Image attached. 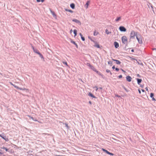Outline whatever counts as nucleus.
<instances>
[{
  "mask_svg": "<svg viewBox=\"0 0 156 156\" xmlns=\"http://www.w3.org/2000/svg\"><path fill=\"white\" fill-rule=\"evenodd\" d=\"M9 83L12 85L15 88L17 89H19L20 90H26L27 91H29V89H26L25 88H21L19 87L18 86L15 85L13 84L12 82H9Z\"/></svg>",
  "mask_w": 156,
  "mask_h": 156,
  "instance_id": "f257e3e1",
  "label": "nucleus"
},
{
  "mask_svg": "<svg viewBox=\"0 0 156 156\" xmlns=\"http://www.w3.org/2000/svg\"><path fill=\"white\" fill-rule=\"evenodd\" d=\"M32 49L34 51L39 55V56L41 58H44L43 55L39 52L38 50L37 49H35L34 47H32Z\"/></svg>",
  "mask_w": 156,
  "mask_h": 156,
  "instance_id": "f03ea898",
  "label": "nucleus"
},
{
  "mask_svg": "<svg viewBox=\"0 0 156 156\" xmlns=\"http://www.w3.org/2000/svg\"><path fill=\"white\" fill-rule=\"evenodd\" d=\"M91 69L93 70L94 72H96L98 75L101 76L102 78H104V76L100 72L97 71L93 66H91Z\"/></svg>",
  "mask_w": 156,
  "mask_h": 156,
  "instance_id": "7ed1b4c3",
  "label": "nucleus"
},
{
  "mask_svg": "<svg viewBox=\"0 0 156 156\" xmlns=\"http://www.w3.org/2000/svg\"><path fill=\"white\" fill-rule=\"evenodd\" d=\"M122 40L123 44H127L128 43L127 39L126 36H124L122 37Z\"/></svg>",
  "mask_w": 156,
  "mask_h": 156,
  "instance_id": "20e7f679",
  "label": "nucleus"
},
{
  "mask_svg": "<svg viewBox=\"0 0 156 156\" xmlns=\"http://www.w3.org/2000/svg\"><path fill=\"white\" fill-rule=\"evenodd\" d=\"M137 32L136 33L133 30H132V31H131L130 34V38H134L135 36H136V35H137Z\"/></svg>",
  "mask_w": 156,
  "mask_h": 156,
  "instance_id": "39448f33",
  "label": "nucleus"
},
{
  "mask_svg": "<svg viewBox=\"0 0 156 156\" xmlns=\"http://www.w3.org/2000/svg\"><path fill=\"white\" fill-rule=\"evenodd\" d=\"M119 30L121 32H126V29L123 26H120L119 27Z\"/></svg>",
  "mask_w": 156,
  "mask_h": 156,
  "instance_id": "423d86ee",
  "label": "nucleus"
},
{
  "mask_svg": "<svg viewBox=\"0 0 156 156\" xmlns=\"http://www.w3.org/2000/svg\"><path fill=\"white\" fill-rule=\"evenodd\" d=\"M102 150L104 152L106 153L107 154L109 155H110L113 156L114 155V154H113L110 152H109L107 150L104 148H102Z\"/></svg>",
  "mask_w": 156,
  "mask_h": 156,
  "instance_id": "0eeeda50",
  "label": "nucleus"
},
{
  "mask_svg": "<svg viewBox=\"0 0 156 156\" xmlns=\"http://www.w3.org/2000/svg\"><path fill=\"white\" fill-rule=\"evenodd\" d=\"M136 37L138 41V43L140 44H142L143 42L142 41L141 39L140 38L138 37V35H136Z\"/></svg>",
  "mask_w": 156,
  "mask_h": 156,
  "instance_id": "6e6552de",
  "label": "nucleus"
},
{
  "mask_svg": "<svg viewBox=\"0 0 156 156\" xmlns=\"http://www.w3.org/2000/svg\"><path fill=\"white\" fill-rule=\"evenodd\" d=\"M72 21L73 22H75V23H78L79 25H80L81 24V22H80V21L79 20H77L76 19H73L72 20Z\"/></svg>",
  "mask_w": 156,
  "mask_h": 156,
  "instance_id": "1a4fd4ad",
  "label": "nucleus"
},
{
  "mask_svg": "<svg viewBox=\"0 0 156 156\" xmlns=\"http://www.w3.org/2000/svg\"><path fill=\"white\" fill-rule=\"evenodd\" d=\"M70 39V40L71 42L74 44L75 45L76 47L78 48V46L77 44L74 41H73L71 39Z\"/></svg>",
  "mask_w": 156,
  "mask_h": 156,
  "instance_id": "9d476101",
  "label": "nucleus"
},
{
  "mask_svg": "<svg viewBox=\"0 0 156 156\" xmlns=\"http://www.w3.org/2000/svg\"><path fill=\"white\" fill-rule=\"evenodd\" d=\"M126 80L129 82H130L131 81L132 78L129 76H128L126 77Z\"/></svg>",
  "mask_w": 156,
  "mask_h": 156,
  "instance_id": "9b49d317",
  "label": "nucleus"
},
{
  "mask_svg": "<svg viewBox=\"0 0 156 156\" xmlns=\"http://www.w3.org/2000/svg\"><path fill=\"white\" fill-rule=\"evenodd\" d=\"M154 94L153 93H151L150 94V97L152 98V100L153 101H155V99L154 97Z\"/></svg>",
  "mask_w": 156,
  "mask_h": 156,
  "instance_id": "f8f14e48",
  "label": "nucleus"
},
{
  "mask_svg": "<svg viewBox=\"0 0 156 156\" xmlns=\"http://www.w3.org/2000/svg\"><path fill=\"white\" fill-rule=\"evenodd\" d=\"M114 44L115 48H117L119 46V43L116 41L114 42Z\"/></svg>",
  "mask_w": 156,
  "mask_h": 156,
  "instance_id": "ddd939ff",
  "label": "nucleus"
},
{
  "mask_svg": "<svg viewBox=\"0 0 156 156\" xmlns=\"http://www.w3.org/2000/svg\"><path fill=\"white\" fill-rule=\"evenodd\" d=\"M112 60L113 61L115 62L116 64L117 65L120 64L121 63V62L118 60L113 59H112Z\"/></svg>",
  "mask_w": 156,
  "mask_h": 156,
  "instance_id": "4468645a",
  "label": "nucleus"
},
{
  "mask_svg": "<svg viewBox=\"0 0 156 156\" xmlns=\"http://www.w3.org/2000/svg\"><path fill=\"white\" fill-rule=\"evenodd\" d=\"M88 95L89 96H90L93 98H96V97L94 95L91 93H89L88 94Z\"/></svg>",
  "mask_w": 156,
  "mask_h": 156,
  "instance_id": "2eb2a0df",
  "label": "nucleus"
},
{
  "mask_svg": "<svg viewBox=\"0 0 156 156\" xmlns=\"http://www.w3.org/2000/svg\"><path fill=\"white\" fill-rule=\"evenodd\" d=\"M136 80H137L138 84L139 85H140V83L142 81V79H140L137 78L136 79Z\"/></svg>",
  "mask_w": 156,
  "mask_h": 156,
  "instance_id": "dca6fc26",
  "label": "nucleus"
},
{
  "mask_svg": "<svg viewBox=\"0 0 156 156\" xmlns=\"http://www.w3.org/2000/svg\"><path fill=\"white\" fill-rule=\"evenodd\" d=\"M0 136L2 138L4 139V140H5L6 141H8V140H9L7 138H6L5 136V137H4V136H2V135L0 134Z\"/></svg>",
  "mask_w": 156,
  "mask_h": 156,
  "instance_id": "f3484780",
  "label": "nucleus"
},
{
  "mask_svg": "<svg viewBox=\"0 0 156 156\" xmlns=\"http://www.w3.org/2000/svg\"><path fill=\"white\" fill-rule=\"evenodd\" d=\"M70 7L72 9H74L75 7V4L73 3L71 4L70 5Z\"/></svg>",
  "mask_w": 156,
  "mask_h": 156,
  "instance_id": "a211bd4d",
  "label": "nucleus"
},
{
  "mask_svg": "<svg viewBox=\"0 0 156 156\" xmlns=\"http://www.w3.org/2000/svg\"><path fill=\"white\" fill-rule=\"evenodd\" d=\"M89 1H88L86 3L85 5V7L86 9H87L88 7V6L89 5Z\"/></svg>",
  "mask_w": 156,
  "mask_h": 156,
  "instance_id": "6ab92c4d",
  "label": "nucleus"
},
{
  "mask_svg": "<svg viewBox=\"0 0 156 156\" xmlns=\"http://www.w3.org/2000/svg\"><path fill=\"white\" fill-rule=\"evenodd\" d=\"M73 33L74 34V37L76 36L77 35V31L76 30H73Z\"/></svg>",
  "mask_w": 156,
  "mask_h": 156,
  "instance_id": "aec40b11",
  "label": "nucleus"
},
{
  "mask_svg": "<svg viewBox=\"0 0 156 156\" xmlns=\"http://www.w3.org/2000/svg\"><path fill=\"white\" fill-rule=\"evenodd\" d=\"M137 62L138 63V64L139 65H142V66H143V64L142 63V62H141V61L140 60H139V61H137Z\"/></svg>",
  "mask_w": 156,
  "mask_h": 156,
  "instance_id": "412c9836",
  "label": "nucleus"
},
{
  "mask_svg": "<svg viewBox=\"0 0 156 156\" xmlns=\"http://www.w3.org/2000/svg\"><path fill=\"white\" fill-rule=\"evenodd\" d=\"M105 33L107 34H111V32H109L108 30V29H106L105 30Z\"/></svg>",
  "mask_w": 156,
  "mask_h": 156,
  "instance_id": "4be33fe9",
  "label": "nucleus"
},
{
  "mask_svg": "<svg viewBox=\"0 0 156 156\" xmlns=\"http://www.w3.org/2000/svg\"><path fill=\"white\" fill-rule=\"evenodd\" d=\"M121 18L120 17H117V19H116L115 20V21L118 22L121 19Z\"/></svg>",
  "mask_w": 156,
  "mask_h": 156,
  "instance_id": "5701e85b",
  "label": "nucleus"
},
{
  "mask_svg": "<svg viewBox=\"0 0 156 156\" xmlns=\"http://www.w3.org/2000/svg\"><path fill=\"white\" fill-rule=\"evenodd\" d=\"M98 32H96V31H95L94 33V36H97L98 34Z\"/></svg>",
  "mask_w": 156,
  "mask_h": 156,
  "instance_id": "b1692460",
  "label": "nucleus"
},
{
  "mask_svg": "<svg viewBox=\"0 0 156 156\" xmlns=\"http://www.w3.org/2000/svg\"><path fill=\"white\" fill-rule=\"evenodd\" d=\"M122 87L126 92L128 91V90L126 88L124 85L122 86Z\"/></svg>",
  "mask_w": 156,
  "mask_h": 156,
  "instance_id": "393cba45",
  "label": "nucleus"
},
{
  "mask_svg": "<svg viewBox=\"0 0 156 156\" xmlns=\"http://www.w3.org/2000/svg\"><path fill=\"white\" fill-rule=\"evenodd\" d=\"M1 148L3 149H5V150L6 151H8V149H7V148H6V147H1Z\"/></svg>",
  "mask_w": 156,
  "mask_h": 156,
  "instance_id": "a878e982",
  "label": "nucleus"
},
{
  "mask_svg": "<svg viewBox=\"0 0 156 156\" xmlns=\"http://www.w3.org/2000/svg\"><path fill=\"white\" fill-rule=\"evenodd\" d=\"M95 47L98 48H100V46L98 44H95Z\"/></svg>",
  "mask_w": 156,
  "mask_h": 156,
  "instance_id": "bb28decb",
  "label": "nucleus"
},
{
  "mask_svg": "<svg viewBox=\"0 0 156 156\" xmlns=\"http://www.w3.org/2000/svg\"><path fill=\"white\" fill-rule=\"evenodd\" d=\"M108 64H110L111 66H112V62L111 61H109L108 62Z\"/></svg>",
  "mask_w": 156,
  "mask_h": 156,
  "instance_id": "cd10ccee",
  "label": "nucleus"
},
{
  "mask_svg": "<svg viewBox=\"0 0 156 156\" xmlns=\"http://www.w3.org/2000/svg\"><path fill=\"white\" fill-rule=\"evenodd\" d=\"M81 37V39L83 41H84L85 40V38L84 37L82 36Z\"/></svg>",
  "mask_w": 156,
  "mask_h": 156,
  "instance_id": "c85d7f7f",
  "label": "nucleus"
},
{
  "mask_svg": "<svg viewBox=\"0 0 156 156\" xmlns=\"http://www.w3.org/2000/svg\"><path fill=\"white\" fill-rule=\"evenodd\" d=\"M94 88H96V90L97 91L98 90V88L97 86H95L94 87Z\"/></svg>",
  "mask_w": 156,
  "mask_h": 156,
  "instance_id": "c756f323",
  "label": "nucleus"
},
{
  "mask_svg": "<svg viewBox=\"0 0 156 156\" xmlns=\"http://www.w3.org/2000/svg\"><path fill=\"white\" fill-rule=\"evenodd\" d=\"M28 116L29 117L30 119H32V120H34V118L32 117H31L29 115H28Z\"/></svg>",
  "mask_w": 156,
  "mask_h": 156,
  "instance_id": "7c9ffc66",
  "label": "nucleus"
},
{
  "mask_svg": "<svg viewBox=\"0 0 156 156\" xmlns=\"http://www.w3.org/2000/svg\"><path fill=\"white\" fill-rule=\"evenodd\" d=\"M110 71L109 70H108V69H107L106 70V72L108 73L110 72Z\"/></svg>",
  "mask_w": 156,
  "mask_h": 156,
  "instance_id": "2f4dec72",
  "label": "nucleus"
},
{
  "mask_svg": "<svg viewBox=\"0 0 156 156\" xmlns=\"http://www.w3.org/2000/svg\"><path fill=\"white\" fill-rule=\"evenodd\" d=\"M115 70L116 71H118L119 70V69L117 68H115Z\"/></svg>",
  "mask_w": 156,
  "mask_h": 156,
  "instance_id": "473e14b6",
  "label": "nucleus"
},
{
  "mask_svg": "<svg viewBox=\"0 0 156 156\" xmlns=\"http://www.w3.org/2000/svg\"><path fill=\"white\" fill-rule=\"evenodd\" d=\"M115 96L116 97H118V98H120V96H119V95H118V94H116L115 95Z\"/></svg>",
  "mask_w": 156,
  "mask_h": 156,
  "instance_id": "72a5a7b5",
  "label": "nucleus"
},
{
  "mask_svg": "<svg viewBox=\"0 0 156 156\" xmlns=\"http://www.w3.org/2000/svg\"><path fill=\"white\" fill-rule=\"evenodd\" d=\"M118 77H119V78H122V75H119V76Z\"/></svg>",
  "mask_w": 156,
  "mask_h": 156,
  "instance_id": "f704fd0d",
  "label": "nucleus"
},
{
  "mask_svg": "<svg viewBox=\"0 0 156 156\" xmlns=\"http://www.w3.org/2000/svg\"><path fill=\"white\" fill-rule=\"evenodd\" d=\"M87 64H88V66H89L91 68H92L91 67V66H91L90 64L89 63H87Z\"/></svg>",
  "mask_w": 156,
  "mask_h": 156,
  "instance_id": "c9c22d12",
  "label": "nucleus"
},
{
  "mask_svg": "<svg viewBox=\"0 0 156 156\" xmlns=\"http://www.w3.org/2000/svg\"><path fill=\"white\" fill-rule=\"evenodd\" d=\"M73 11L71 10H69V12H70L71 13H72L73 12Z\"/></svg>",
  "mask_w": 156,
  "mask_h": 156,
  "instance_id": "e433bc0d",
  "label": "nucleus"
},
{
  "mask_svg": "<svg viewBox=\"0 0 156 156\" xmlns=\"http://www.w3.org/2000/svg\"><path fill=\"white\" fill-rule=\"evenodd\" d=\"M137 76L139 77H141V76L138 74H137Z\"/></svg>",
  "mask_w": 156,
  "mask_h": 156,
  "instance_id": "4c0bfd02",
  "label": "nucleus"
},
{
  "mask_svg": "<svg viewBox=\"0 0 156 156\" xmlns=\"http://www.w3.org/2000/svg\"><path fill=\"white\" fill-rule=\"evenodd\" d=\"M63 63L64 64H65L66 65V66H67V62H63Z\"/></svg>",
  "mask_w": 156,
  "mask_h": 156,
  "instance_id": "58836bf2",
  "label": "nucleus"
},
{
  "mask_svg": "<svg viewBox=\"0 0 156 156\" xmlns=\"http://www.w3.org/2000/svg\"><path fill=\"white\" fill-rule=\"evenodd\" d=\"M79 35L81 37L83 36L82 34L81 33H80Z\"/></svg>",
  "mask_w": 156,
  "mask_h": 156,
  "instance_id": "ea45409f",
  "label": "nucleus"
},
{
  "mask_svg": "<svg viewBox=\"0 0 156 156\" xmlns=\"http://www.w3.org/2000/svg\"><path fill=\"white\" fill-rule=\"evenodd\" d=\"M115 66H112V69H115Z\"/></svg>",
  "mask_w": 156,
  "mask_h": 156,
  "instance_id": "a19ab883",
  "label": "nucleus"
},
{
  "mask_svg": "<svg viewBox=\"0 0 156 156\" xmlns=\"http://www.w3.org/2000/svg\"><path fill=\"white\" fill-rule=\"evenodd\" d=\"M152 50H155V52H156V48H153L152 49Z\"/></svg>",
  "mask_w": 156,
  "mask_h": 156,
  "instance_id": "79ce46f5",
  "label": "nucleus"
},
{
  "mask_svg": "<svg viewBox=\"0 0 156 156\" xmlns=\"http://www.w3.org/2000/svg\"><path fill=\"white\" fill-rule=\"evenodd\" d=\"M73 32V30L72 29L70 31V33H71Z\"/></svg>",
  "mask_w": 156,
  "mask_h": 156,
  "instance_id": "37998d69",
  "label": "nucleus"
},
{
  "mask_svg": "<svg viewBox=\"0 0 156 156\" xmlns=\"http://www.w3.org/2000/svg\"><path fill=\"white\" fill-rule=\"evenodd\" d=\"M140 87H142V88H143L144 87V85H140Z\"/></svg>",
  "mask_w": 156,
  "mask_h": 156,
  "instance_id": "c03bdc74",
  "label": "nucleus"
},
{
  "mask_svg": "<svg viewBox=\"0 0 156 156\" xmlns=\"http://www.w3.org/2000/svg\"><path fill=\"white\" fill-rule=\"evenodd\" d=\"M138 91L140 94H141V91L140 89H138Z\"/></svg>",
  "mask_w": 156,
  "mask_h": 156,
  "instance_id": "a18cd8bd",
  "label": "nucleus"
},
{
  "mask_svg": "<svg viewBox=\"0 0 156 156\" xmlns=\"http://www.w3.org/2000/svg\"><path fill=\"white\" fill-rule=\"evenodd\" d=\"M41 1L40 0H37V2H39Z\"/></svg>",
  "mask_w": 156,
  "mask_h": 156,
  "instance_id": "49530a36",
  "label": "nucleus"
},
{
  "mask_svg": "<svg viewBox=\"0 0 156 156\" xmlns=\"http://www.w3.org/2000/svg\"><path fill=\"white\" fill-rule=\"evenodd\" d=\"M89 103L90 104H92L91 102L90 101H89Z\"/></svg>",
  "mask_w": 156,
  "mask_h": 156,
  "instance_id": "de8ad7c7",
  "label": "nucleus"
},
{
  "mask_svg": "<svg viewBox=\"0 0 156 156\" xmlns=\"http://www.w3.org/2000/svg\"><path fill=\"white\" fill-rule=\"evenodd\" d=\"M88 37L89 38V39H90L92 41V40H91V38H90V37H89V36H88Z\"/></svg>",
  "mask_w": 156,
  "mask_h": 156,
  "instance_id": "09e8293b",
  "label": "nucleus"
},
{
  "mask_svg": "<svg viewBox=\"0 0 156 156\" xmlns=\"http://www.w3.org/2000/svg\"><path fill=\"white\" fill-rule=\"evenodd\" d=\"M121 70H122V71H123V72H125V71L123 69H121Z\"/></svg>",
  "mask_w": 156,
  "mask_h": 156,
  "instance_id": "8fccbe9b",
  "label": "nucleus"
},
{
  "mask_svg": "<svg viewBox=\"0 0 156 156\" xmlns=\"http://www.w3.org/2000/svg\"><path fill=\"white\" fill-rule=\"evenodd\" d=\"M142 91L143 92H145V90H144V89H142Z\"/></svg>",
  "mask_w": 156,
  "mask_h": 156,
  "instance_id": "3c124183",
  "label": "nucleus"
},
{
  "mask_svg": "<svg viewBox=\"0 0 156 156\" xmlns=\"http://www.w3.org/2000/svg\"><path fill=\"white\" fill-rule=\"evenodd\" d=\"M131 51L132 52H133L134 51V50L133 49H132V50H131Z\"/></svg>",
  "mask_w": 156,
  "mask_h": 156,
  "instance_id": "603ef678",
  "label": "nucleus"
},
{
  "mask_svg": "<svg viewBox=\"0 0 156 156\" xmlns=\"http://www.w3.org/2000/svg\"><path fill=\"white\" fill-rule=\"evenodd\" d=\"M145 89L147 91L148 90V88L147 87L145 88Z\"/></svg>",
  "mask_w": 156,
  "mask_h": 156,
  "instance_id": "864d4df0",
  "label": "nucleus"
},
{
  "mask_svg": "<svg viewBox=\"0 0 156 156\" xmlns=\"http://www.w3.org/2000/svg\"><path fill=\"white\" fill-rule=\"evenodd\" d=\"M110 73V74L111 75H112V73L110 71V72H109Z\"/></svg>",
  "mask_w": 156,
  "mask_h": 156,
  "instance_id": "5fc2aeb1",
  "label": "nucleus"
},
{
  "mask_svg": "<svg viewBox=\"0 0 156 156\" xmlns=\"http://www.w3.org/2000/svg\"><path fill=\"white\" fill-rule=\"evenodd\" d=\"M44 1V0H41V1L42 2H43Z\"/></svg>",
  "mask_w": 156,
  "mask_h": 156,
  "instance_id": "6e6d98bb",
  "label": "nucleus"
},
{
  "mask_svg": "<svg viewBox=\"0 0 156 156\" xmlns=\"http://www.w3.org/2000/svg\"><path fill=\"white\" fill-rule=\"evenodd\" d=\"M52 14L54 15H55V14L54 12H52Z\"/></svg>",
  "mask_w": 156,
  "mask_h": 156,
  "instance_id": "4d7b16f0",
  "label": "nucleus"
},
{
  "mask_svg": "<svg viewBox=\"0 0 156 156\" xmlns=\"http://www.w3.org/2000/svg\"><path fill=\"white\" fill-rule=\"evenodd\" d=\"M80 80L82 82H83V81L81 79H80Z\"/></svg>",
  "mask_w": 156,
  "mask_h": 156,
  "instance_id": "13d9d810",
  "label": "nucleus"
},
{
  "mask_svg": "<svg viewBox=\"0 0 156 156\" xmlns=\"http://www.w3.org/2000/svg\"><path fill=\"white\" fill-rule=\"evenodd\" d=\"M99 88H100V89H102V87H100Z\"/></svg>",
  "mask_w": 156,
  "mask_h": 156,
  "instance_id": "bf43d9fd",
  "label": "nucleus"
},
{
  "mask_svg": "<svg viewBox=\"0 0 156 156\" xmlns=\"http://www.w3.org/2000/svg\"><path fill=\"white\" fill-rule=\"evenodd\" d=\"M34 121H37V120H34Z\"/></svg>",
  "mask_w": 156,
  "mask_h": 156,
  "instance_id": "052dcab7",
  "label": "nucleus"
},
{
  "mask_svg": "<svg viewBox=\"0 0 156 156\" xmlns=\"http://www.w3.org/2000/svg\"><path fill=\"white\" fill-rule=\"evenodd\" d=\"M66 9V11H68V10L67 9Z\"/></svg>",
  "mask_w": 156,
  "mask_h": 156,
  "instance_id": "680f3d73",
  "label": "nucleus"
}]
</instances>
